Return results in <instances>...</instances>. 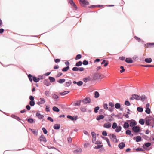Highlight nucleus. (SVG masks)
Returning <instances> with one entry per match:
<instances>
[{
  "instance_id": "4d7b16f0",
  "label": "nucleus",
  "mask_w": 154,
  "mask_h": 154,
  "mask_svg": "<svg viewBox=\"0 0 154 154\" xmlns=\"http://www.w3.org/2000/svg\"><path fill=\"white\" fill-rule=\"evenodd\" d=\"M100 107L99 106H97L95 107L94 108V112L95 113H97L98 110L99 109Z\"/></svg>"
},
{
  "instance_id": "1a4fd4ad",
  "label": "nucleus",
  "mask_w": 154,
  "mask_h": 154,
  "mask_svg": "<svg viewBox=\"0 0 154 154\" xmlns=\"http://www.w3.org/2000/svg\"><path fill=\"white\" fill-rule=\"evenodd\" d=\"M100 74L98 73H94L93 75V79L92 80L98 79L101 77Z\"/></svg>"
},
{
  "instance_id": "052dcab7",
  "label": "nucleus",
  "mask_w": 154,
  "mask_h": 154,
  "mask_svg": "<svg viewBox=\"0 0 154 154\" xmlns=\"http://www.w3.org/2000/svg\"><path fill=\"white\" fill-rule=\"evenodd\" d=\"M42 130L43 133L45 134H46L48 133V131L45 128V127H43L42 128Z\"/></svg>"
},
{
  "instance_id": "37998d69",
  "label": "nucleus",
  "mask_w": 154,
  "mask_h": 154,
  "mask_svg": "<svg viewBox=\"0 0 154 154\" xmlns=\"http://www.w3.org/2000/svg\"><path fill=\"white\" fill-rule=\"evenodd\" d=\"M94 97L95 98H98L100 96V94L98 92L96 91L94 92Z\"/></svg>"
},
{
  "instance_id": "5701e85b",
  "label": "nucleus",
  "mask_w": 154,
  "mask_h": 154,
  "mask_svg": "<svg viewBox=\"0 0 154 154\" xmlns=\"http://www.w3.org/2000/svg\"><path fill=\"white\" fill-rule=\"evenodd\" d=\"M26 120L29 123L32 124L34 122V120L33 119L31 118L29 119H26Z\"/></svg>"
},
{
  "instance_id": "58836bf2",
  "label": "nucleus",
  "mask_w": 154,
  "mask_h": 154,
  "mask_svg": "<svg viewBox=\"0 0 154 154\" xmlns=\"http://www.w3.org/2000/svg\"><path fill=\"white\" fill-rule=\"evenodd\" d=\"M145 122L144 120L142 118L140 119L139 121V123L141 125H143Z\"/></svg>"
},
{
  "instance_id": "dca6fc26",
  "label": "nucleus",
  "mask_w": 154,
  "mask_h": 154,
  "mask_svg": "<svg viewBox=\"0 0 154 154\" xmlns=\"http://www.w3.org/2000/svg\"><path fill=\"white\" fill-rule=\"evenodd\" d=\"M111 124L109 122L106 123L104 124L103 127L108 128L111 127Z\"/></svg>"
},
{
  "instance_id": "ddd939ff",
  "label": "nucleus",
  "mask_w": 154,
  "mask_h": 154,
  "mask_svg": "<svg viewBox=\"0 0 154 154\" xmlns=\"http://www.w3.org/2000/svg\"><path fill=\"white\" fill-rule=\"evenodd\" d=\"M43 83L44 85L47 86H49L51 84L48 79H45L44 80Z\"/></svg>"
},
{
  "instance_id": "473e14b6",
  "label": "nucleus",
  "mask_w": 154,
  "mask_h": 154,
  "mask_svg": "<svg viewBox=\"0 0 154 154\" xmlns=\"http://www.w3.org/2000/svg\"><path fill=\"white\" fill-rule=\"evenodd\" d=\"M52 98L55 101H56V100L59 98V97L57 95L54 94H52Z\"/></svg>"
},
{
  "instance_id": "c85d7f7f",
  "label": "nucleus",
  "mask_w": 154,
  "mask_h": 154,
  "mask_svg": "<svg viewBox=\"0 0 154 154\" xmlns=\"http://www.w3.org/2000/svg\"><path fill=\"white\" fill-rule=\"evenodd\" d=\"M72 83L71 80H69L68 82H65L64 84V86L66 87H68Z\"/></svg>"
},
{
  "instance_id": "cd10ccee",
  "label": "nucleus",
  "mask_w": 154,
  "mask_h": 154,
  "mask_svg": "<svg viewBox=\"0 0 154 154\" xmlns=\"http://www.w3.org/2000/svg\"><path fill=\"white\" fill-rule=\"evenodd\" d=\"M153 46H154V43H148L144 45L145 47H151Z\"/></svg>"
},
{
  "instance_id": "4be33fe9",
  "label": "nucleus",
  "mask_w": 154,
  "mask_h": 154,
  "mask_svg": "<svg viewBox=\"0 0 154 154\" xmlns=\"http://www.w3.org/2000/svg\"><path fill=\"white\" fill-rule=\"evenodd\" d=\"M83 81L86 83L87 82L89 81H91V78L90 76H88L87 77H85L83 79Z\"/></svg>"
},
{
  "instance_id": "13d9d810",
  "label": "nucleus",
  "mask_w": 154,
  "mask_h": 154,
  "mask_svg": "<svg viewBox=\"0 0 154 154\" xmlns=\"http://www.w3.org/2000/svg\"><path fill=\"white\" fill-rule=\"evenodd\" d=\"M83 82L82 81H80L77 82V84L78 86H80L83 85Z\"/></svg>"
},
{
  "instance_id": "f8f14e48",
  "label": "nucleus",
  "mask_w": 154,
  "mask_h": 154,
  "mask_svg": "<svg viewBox=\"0 0 154 154\" xmlns=\"http://www.w3.org/2000/svg\"><path fill=\"white\" fill-rule=\"evenodd\" d=\"M129 123V122H127V120H126L123 125V127L125 130L128 129L130 126Z\"/></svg>"
},
{
  "instance_id": "0e129e2a",
  "label": "nucleus",
  "mask_w": 154,
  "mask_h": 154,
  "mask_svg": "<svg viewBox=\"0 0 154 154\" xmlns=\"http://www.w3.org/2000/svg\"><path fill=\"white\" fill-rule=\"evenodd\" d=\"M109 106L111 108H113V109H114V105L113 103L112 102H110L109 103Z\"/></svg>"
},
{
  "instance_id": "de8ad7c7",
  "label": "nucleus",
  "mask_w": 154,
  "mask_h": 154,
  "mask_svg": "<svg viewBox=\"0 0 154 154\" xmlns=\"http://www.w3.org/2000/svg\"><path fill=\"white\" fill-rule=\"evenodd\" d=\"M137 109V111L140 112H142L143 111V108L142 107H138Z\"/></svg>"
},
{
  "instance_id": "a211bd4d",
  "label": "nucleus",
  "mask_w": 154,
  "mask_h": 154,
  "mask_svg": "<svg viewBox=\"0 0 154 154\" xmlns=\"http://www.w3.org/2000/svg\"><path fill=\"white\" fill-rule=\"evenodd\" d=\"M125 61L126 63H131L133 62V60L131 58H126Z\"/></svg>"
},
{
  "instance_id": "6ab92c4d",
  "label": "nucleus",
  "mask_w": 154,
  "mask_h": 154,
  "mask_svg": "<svg viewBox=\"0 0 154 154\" xmlns=\"http://www.w3.org/2000/svg\"><path fill=\"white\" fill-rule=\"evenodd\" d=\"M104 117L105 116L103 115H100L97 116L96 119L97 121H99L102 119H103Z\"/></svg>"
},
{
  "instance_id": "c756f323",
  "label": "nucleus",
  "mask_w": 154,
  "mask_h": 154,
  "mask_svg": "<svg viewBox=\"0 0 154 154\" xmlns=\"http://www.w3.org/2000/svg\"><path fill=\"white\" fill-rule=\"evenodd\" d=\"M29 129L31 131L33 134H35L36 136H37L38 134V131L36 129H32L31 128H29Z\"/></svg>"
},
{
  "instance_id": "f704fd0d",
  "label": "nucleus",
  "mask_w": 154,
  "mask_h": 154,
  "mask_svg": "<svg viewBox=\"0 0 154 154\" xmlns=\"http://www.w3.org/2000/svg\"><path fill=\"white\" fill-rule=\"evenodd\" d=\"M48 79L50 80V82L52 83L55 81V79L54 77L49 76Z\"/></svg>"
},
{
  "instance_id": "8fccbe9b",
  "label": "nucleus",
  "mask_w": 154,
  "mask_h": 154,
  "mask_svg": "<svg viewBox=\"0 0 154 154\" xmlns=\"http://www.w3.org/2000/svg\"><path fill=\"white\" fill-rule=\"evenodd\" d=\"M115 107L116 109H119L121 107V104L120 103H117L115 105Z\"/></svg>"
},
{
  "instance_id": "72a5a7b5",
  "label": "nucleus",
  "mask_w": 154,
  "mask_h": 154,
  "mask_svg": "<svg viewBox=\"0 0 154 154\" xmlns=\"http://www.w3.org/2000/svg\"><path fill=\"white\" fill-rule=\"evenodd\" d=\"M142 137L148 141H151V138L150 137L145 135H143L142 136Z\"/></svg>"
},
{
  "instance_id": "09e8293b",
  "label": "nucleus",
  "mask_w": 154,
  "mask_h": 154,
  "mask_svg": "<svg viewBox=\"0 0 154 154\" xmlns=\"http://www.w3.org/2000/svg\"><path fill=\"white\" fill-rule=\"evenodd\" d=\"M146 98V96L144 95H142L141 96V97L140 96V100H141L142 102H143L145 100V99Z\"/></svg>"
},
{
  "instance_id": "e2e57ef3",
  "label": "nucleus",
  "mask_w": 154,
  "mask_h": 154,
  "mask_svg": "<svg viewBox=\"0 0 154 154\" xmlns=\"http://www.w3.org/2000/svg\"><path fill=\"white\" fill-rule=\"evenodd\" d=\"M125 104L127 106L130 105V103L128 100H125Z\"/></svg>"
},
{
  "instance_id": "9d476101",
  "label": "nucleus",
  "mask_w": 154,
  "mask_h": 154,
  "mask_svg": "<svg viewBox=\"0 0 154 154\" xmlns=\"http://www.w3.org/2000/svg\"><path fill=\"white\" fill-rule=\"evenodd\" d=\"M66 117L67 118L73 121H76L78 118V116H72L70 115H68Z\"/></svg>"
},
{
  "instance_id": "412c9836",
  "label": "nucleus",
  "mask_w": 154,
  "mask_h": 154,
  "mask_svg": "<svg viewBox=\"0 0 154 154\" xmlns=\"http://www.w3.org/2000/svg\"><path fill=\"white\" fill-rule=\"evenodd\" d=\"M82 151L81 148H78L76 150H74L73 153L74 154H78L79 153L81 152Z\"/></svg>"
},
{
  "instance_id": "e433bc0d",
  "label": "nucleus",
  "mask_w": 154,
  "mask_h": 154,
  "mask_svg": "<svg viewBox=\"0 0 154 154\" xmlns=\"http://www.w3.org/2000/svg\"><path fill=\"white\" fill-rule=\"evenodd\" d=\"M122 129V127L118 125L116 128V129L115 130V131L117 133H118Z\"/></svg>"
},
{
  "instance_id": "393cba45",
  "label": "nucleus",
  "mask_w": 154,
  "mask_h": 154,
  "mask_svg": "<svg viewBox=\"0 0 154 154\" xmlns=\"http://www.w3.org/2000/svg\"><path fill=\"white\" fill-rule=\"evenodd\" d=\"M60 125L59 124H56L54 125L53 128L55 130H58L60 129Z\"/></svg>"
},
{
  "instance_id": "39448f33",
  "label": "nucleus",
  "mask_w": 154,
  "mask_h": 154,
  "mask_svg": "<svg viewBox=\"0 0 154 154\" xmlns=\"http://www.w3.org/2000/svg\"><path fill=\"white\" fill-rule=\"evenodd\" d=\"M79 2L81 5L85 7L86 5H89V2L87 0H80Z\"/></svg>"
},
{
  "instance_id": "774afa93",
  "label": "nucleus",
  "mask_w": 154,
  "mask_h": 154,
  "mask_svg": "<svg viewBox=\"0 0 154 154\" xmlns=\"http://www.w3.org/2000/svg\"><path fill=\"white\" fill-rule=\"evenodd\" d=\"M131 133V131L129 130H127L125 131V133L127 135H129Z\"/></svg>"
},
{
  "instance_id": "a18cd8bd",
  "label": "nucleus",
  "mask_w": 154,
  "mask_h": 154,
  "mask_svg": "<svg viewBox=\"0 0 154 154\" xmlns=\"http://www.w3.org/2000/svg\"><path fill=\"white\" fill-rule=\"evenodd\" d=\"M141 66L142 67H154V65H141Z\"/></svg>"
},
{
  "instance_id": "a19ab883",
  "label": "nucleus",
  "mask_w": 154,
  "mask_h": 154,
  "mask_svg": "<svg viewBox=\"0 0 154 154\" xmlns=\"http://www.w3.org/2000/svg\"><path fill=\"white\" fill-rule=\"evenodd\" d=\"M69 69V66H67L66 67L63 68L62 69V71L63 72H66Z\"/></svg>"
},
{
  "instance_id": "2f4dec72",
  "label": "nucleus",
  "mask_w": 154,
  "mask_h": 154,
  "mask_svg": "<svg viewBox=\"0 0 154 154\" xmlns=\"http://www.w3.org/2000/svg\"><path fill=\"white\" fill-rule=\"evenodd\" d=\"M33 80L35 82L37 83L39 82L40 80V79L39 78L36 77L35 76H33Z\"/></svg>"
},
{
  "instance_id": "603ef678",
  "label": "nucleus",
  "mask_w": 154,
  "mask_h": 154,
  "mask_svg": "<svg viewBox=\"0 0 154 154\" xmlns=\"http://www.w3.org/2000/svg\"><path fill=\"white\" fill-rule=\"evenodd\" d=\"M121 114V113H119L118 114L116 115H115V117H117L119 119H122V117H120V116Z\"/></svg>"
},
{
  "instance_id": "c9c22d12",
  "label": "nucleus",
  "mask_w": 154,
  "mask_h": 154,
  "mask_svg": "<svg viewBox=\"0 0 154 154\" xmlns=\"http://www.w3.org/2000/svg\"><path fill=\"white\" fill-rule=\"evenodd\" d=\"M134 38L138 42H141L142 43H143L144 42L140 38L136 36H134Z\"/></svg>"
},
{
  "instance_id": "864d4df0",
  "label": "nucleus",
  "mask_w": 154,
  "mask_h": 154,
  "mask_svg": "<svg viewBox=\"0 0 154 154\" xmlns=\"http://www.w3.org/2000/svg\"><path fill=\"white\" fill-rule=\"evenodd\" d=\"M118 126L116 122H113L112 124V128L113 129H115Z\"/></svg>"
},
{
  "instance_id": "0eeeda50",
  "label": "nucleus",
  "mask_w": 154,
  "mask_h": 154,
  "mask_svg": "<svg viewBox=\"0 0 154 154\" xmlns=\"http://www.w3.org/2000/svg\"><path fill=\"white\" fill-rule=\"evenodd\" d=\"M140 96L137 94H132L131 97L130 98V100H133L135 99L137 100H140Z\"/></svg>"
},
{
  "instance_id": "4c0bfd02",
  "label": "nucleus",
  "mask_w": 154,
  "mask_h": 154,
  "mask_svg": "<svg viewBox=\"0 0 154 154\" xmlns=\"http://www.w3.org/2000/svg\"><path fill=\"white\" fill-rule=\"evenodd\" d=\"M82 62L81 61H79L77 62L75 64V66L76 67H79L82 65Z\"/></svg>"
},
{
  "instance_id": "c03bdc74",
  "label": "nucleus",
  "mask_w": 154,
  "mask_h": 154,
  "mask_svg": "<svg viewBox=\"0 0 154 154\" xmlns=\"http://www.w3.org/2000/svg\"><path fill=\"white\" fill-rule=\"evenodd\" d=\"M113 116H115V114L114 113H112L110 115H109L108 116V120L109 121L111 122V121H112V120L111 119L113 118L112 117Z\"/></svg>"
},
{
  "instance_id": "680f3d73",
  "label": "nucleus",
  "mask_w": 154,
  "mask_h": 154,
  "mask_svg": "<svg viewBox=\"0 0 154 154\" xmlns=\"http://www.w3.org/2000/svg\"><path fill=\"white\" fill-rule=\"evenodd\" d=\"M103 107L104 109L106 110H108V104L107 103H104L103 105Z\"/></svg>"
},
{
  "instance_id": "7c9ffc66",
  "label": "nucleus",
  "mask_w": 154,
  "mask_h": 154,
  "mask_svg": "<svg viewBox=\"0 0 154 154\" xmlns=\"http://www.w3.org/2000/svg\"><path fill=\"white\" fill-rule=\"evenodd\" d=\"M142 138L140 136H137L136 137V141L137 142H140L141 141Z\"/></svg>"
},
{
  "instance_id": "49530a36",
  "label": "nucleus",
  "mask_w": 154,
  "mask_h": 154,
  "mask_svg": "<svg viewBox=\"0 0 154 154\" xmlns=\"http://www.w3.org/2000/svg\"><path fill=\"white\" fill-rule=\"evenodd\" d=\"M28 77L29 79V80L30 82H32L33 80V76L31 74H29Z\"/></svg>"
},
{
  "instance_id": "f03ea898",
  "label": "nucleus",
  "mask_w": 154,
  "mask_h": 154,
  "mask_svg": "<svg viewBox=\"0 0 154 154\" xmlns=\"http://www.w3.org/2000/svg\"><path fill=\"white\" fill-rule=\"evenodd\" d=\"M132 132L134 133H136V134H135V135L137 134V133L141 131V130L140 129V127L138 125L134 127H133L132 128Z\"/></svg>"
},
{
  "instance_id": "a878e982",
  "label": "nucleus",
  "mask_w": 154,
  "mask_h": 154,
  "mask_svg": "<svg viewBox=\"0 0 154 154\" xmlns=\"http://www.w3.org/2000/svg\"><path fill=\"white\" fill-rule=\"evenodd\" d=\"M144 61L147 63H150L152 62V59L151 58H146L144 59Z\"/></svg>"
},
{
  "instance_id": "7ed1b4c3",
  "label": "nucleus",
  "mask_w": 154,
  "mask_h": 154,
  "mask_svg": "<svg viewBox=\"0 0 154 154\" xmlns=\"http://www.w3.org/2000/svg\"><path fill=\"white\" fill-rule=\"evenodd\" d=\"M127 122H129L130 126L132 128L136 126L137 123L136 121L133 119L127 120Z\"/></svg>"
},
{
  "instance_id": "423d86ee",
  "label": "nucleus",
  "mask_w": 154,
  "mask_h": 154,
  "mask_svg": "<svg viewBox=\"0 0 154 154\" xmlns=\"http://www.w3.org/2000/svg\"><path fill=\"white\" fill-rule=\"evenodd\" d=\"M82 102L83 104L89 103L91 102V99L89 97H87L82 100Z\"/></svg>"
},
{
  "instance_id": "b1692460",
  "label": "nucleus",
  "mask_w": 154,
  "mask_h": 154,
  "mask_svg": "<svg viewBox=\"0 0 154 154\" xmlns=\"http://www.w3.org/2000/svg\"><path fill=\"white\" fill-rule=\"evenodd\" d=\"M151 145V143L149 142L145 143L143 145V147L144 149L145 148V147H149Z\"/></svg>"
},
{
  "instance_id": "bb28decb",
  "label": "nucleus",
  "mask_w": 154,
  "mask_h": 154,
  "mask_svg": "<svg viewBox=\"0 0 154 154\" xmlns=\"http://www.w3.org/2000/svg\"><path fill=\"white\" fill-rule=\"evenodd\" d=\"M69 92H70L69 91H65L63 92H60L59 94L60 95L62 96H64V95H65L67 94H68V93H69Z\"/></svg>"
},
{
  "instance_id": "bf43d9fd",
  "label": "nucleus",
  "mask_w": 154,
  "mask_h": 154,
  "mask_svg": "<svg viewBox=\"0 0 154 154\" xmlns=\"http://www.w3.org/2000/svg\"><path fill=\"white\" fill-rule=\"evenodd\" d=\"M82 63L84 65H87L88 64V61L86 60H84Z\"/></svg>"
},
{
  "instance_id": "6e6552de",
  "label": "nucleus",
  "mask_w": 154,
  "mask_h": 154,
  "mask_svg": "<svg viewBox=\"0 0 154 154\" xmlns=\"http://www.w3.org/2000/svg\"><path fill=\"white\" fill-rule=\"evenodd\" d=\"M72 70L74 71H79L80 72H82L85 69L83 67H74L72 68Z\"/></svg>"
},
{
  "instance_id": "9b49d317",
  "label": "nucleus",
  "mask_w": 154,
  "mask_h": 154,
  "mask_svg": "<svg viewBox=\"0 0 154 154\" xmlns=\"http://www.w3.org/2000/svg\"><path fill=\"white\" fill-rule=\"evenodd\" d=\"M38 140L40 142H47L45 137L42 134L40 136Z\"/></svg>"
},
{
  "instance_id": "3c124183",
  "label": "nucleus",
  "mask_w": 154,
  "mask_h": 154,
  "mask_svg": "<svg viewBox=\"0 0 154 154\" xmlns=\"http://www.w3.org/2000/svg\"><path fill=\"white\" fill-rule=\"evenodd\" d=\"M82 57V55L80 54H78L76 56L75 59L76 60L79 59Z\"/></svg>"
},
{
  "instance_id": "5fc2aeb1",
  "label": "nucleus",
  "mask_w": 154,
  "mask_h": 154,
  "mask_svg": "<svg viewBox=\"0 0 154 154\" xmlns=\"http://www.w3.org/2000/svg\"><path fill=\"white\" fill-rule=\"evenodd\" d=\"M103 146V145H97L94 148V149H99L101 148Z\"/></svg>"
},
{
  "instance_id": "6e6d98bb",
  "label": "nucleus",
  "mask_w": 154,
  "mask_h": 154,
  "mask_svg": "<svg viewBox=\"0 0 154 154\" xmlns=\"http://www.w3.org/2000/svg\"><path fill=\"white\" fill-rule=\"evenodd\" d=\"M151 110L149 108H146L145 110V112L146 114H149L150 113Z\"/></svg>"
},
{
  "instance_id": "aec40b11",
  "label": "nucleus",
  "mask_w": 154,
  "mask_h": 154,
  "mask_svg": "<svg viewBox=\"0 0 154 154\" xmlns=\"http://www.w3.org/2000/svg\"><path fill=\"white\" fill-rule=\"evenodd\" d=\"M36 116L38 117L39 119H42L44 117V115L41 114L40 113L37 112L36 113Z\"/></svg>"
},
{
  "instance_id": "f257e3e1",
  "label": "nucleus",
  "mask_w": 154,
  "mask_h": 154,
  "mask_svg": "<svg viewBox=\"0 0 154 154\" xmlns=\"http://www.w3.org/2000/svg\"><path fill=\"white\" fill-rule=\"evenodd\" d=\"M145 124L147 126H150V124H152V128L154 127V118L149 115L147 116L145 119Z\"/></svg>"
},
{
  "instance_id": "ea45409f",
  "label": "nucleus",
  "mask_w": 154,
  "mask_h": 154,
  "mask_svg": "<svg viewBox=\"0 0 154 154\" xmlns=\"http://www.w3.org/2000/svg\"><path fill=\"white\" fill-rule=\"evenodd\" d=\"M52 110L53 111L58 112H59L60 109L57 107L54 106L53 107Z\"/></svg>"
},
{
  "instance_id": "4468645a",
  "label": "nucleus",
  "mask_w": 154,
  "mask_h": 154,
  "mask_svg": "<svg viewBox=\"0 0 154 154\" xmlns=\"http://www.w3.org/2000/svg\"><path fill=\"white\" fill-rule=\"evenodd\" d=\"M91 134L93 137L92 142L93 143H94V142L96 140V134L95 132H92Z\"/></svg>"
},
{
  "instance_id": "20e7f679",
  "label": "nucleus",
  "mask_w": 154,
  "mask_h": 154,
  "mask_svg": "<svg viewBox=\"0 0 154 154\" xmlns=\"http://www.w3.org/2000/svg\"><path fill=\"white\" fill-rule=\"evenodd\" d=\"M29 99L30 101L29 102V104L31 106H33L35 105L34 98L32 95H30L29 97Z\"/></svg>"
},
{
  "instance_id": "f3484780",
  "label": "nucleus",
  "mask_w": 154,
  "mask_h": 154,
  "mask_svg": "<svg viewBox=\"0 0 154 154\" xmlns=\"http://www.w3.org/2000/svg\"><path fill=\"white\" fill-rule=\"evenodd\" d=\"M125 146V144L124 142H121L118 145V147L120 149H123Z\"/></svg>"
},
{
  "instance_id": "69168bd1",
  "label": "nucleus",
  "mask_w": 154,
  "mask_h": 154,
  "mask_svg": "<svg viewBox=\"0 0 154 154\" xmlns=\"http://www.w3.org/2000/svg\"><path fill=\"white\" fill-rule=\"evenodd\" d=\"M120 68L121 69V70H120V72L121 73H122L125 71V69L124 68V67L123 66H121Z\"/></svg>"
},
{
  "instance_id": "338daca9",
  "label": "nucleus",
  "mask_w": 154,
  "mask_h": 154,
  "mask_svg": "<svg viewBox=\"0 0 154 154\" xmlns=\"http://www.w3.org/2000/svg\"><path fill=\"white\" fill-rule=\"evenodd\" d=\"M107 133L106 131H103L102 132V134L104 136H107Z\"/></svg>"
},
{
  "instance_id": "79ce46f5",
  "label": "nucleus",
  "mask_w": 154,
  "mask_h": 154,
  "mask_svg": "<svg viewBox=\"0 0 154 154\" xmlns=\"http://www.w3.org/2000/svg\"><path fill=\"white\" fill-rule=\"evenodd\" d=\"M65 79H61L58 80L57 82L60 84H62L65 81Z\"/></svg>"
},
{
  "instance_id": "2eb2a0df",
  "label": "nucleus",
  "mask_w": 154,
  "mask_h": 154,
  "mask_svg": "<svg viewBox=\"0 0 154 154\" xmlns=\"http://www.w3.org/2000/svg\"><path fill=\"white\" fill-rule=\"evenodd\" d=\"M82 102V100H80L79 101L77 100L73 104V106H78L80 105L81 103Z\"/></svg>"
}]
</instances>
